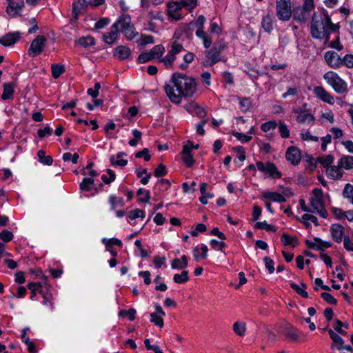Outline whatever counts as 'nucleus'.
Returning <instances> with one entry per match:
<instances>
[{"mask_svg":"<svg viewBox=\"0 0 353 353\" xmlns=\"http://www.w3.org/2000/svg\"><path fill=\"white\" fill-rule=\"evenodd\" d=\"M343 327H344L345 328H347L348 325L347 324L342 323L339 319H335L334 325V330L341 334H345L346 332L342 330Z\"/></svg>","mask_w":353,"mask_h":353,"instance_id":"59","label":"nucleus"},{"mask_svg":"<svg viewBox=\"0 0 353 353\" xmlns=\"http://www.w3.org/2000/svg\"><path fill=\"white\" fill-rule=\"evenodd\" d=\"M222 48L219 46H212V48H208L206 53V59L203 61V64L204 66L209 67L215 64L221 60L220 52Z\"/></svg>","mask_w":353,"mask_h":353,"instance_id":"9","label":"nucleus"},{"mask_svg":"<svg viewBox=\"0 0 353 353\" xmlns=\"http://www.w3.org/2000/svg\"><path fill=\"white\" fill-rule=\"evenodd\" d=\"M326 175L329 179L339 180L343 176V172L341 167L332 165L326 169Z\"/></svg>","mask_w":353,"mask_h":353,"instance_id":"24","label":"nucleus"},{"mask_svg":"<svg viewBox=\"0 0 353 353\" xmlns=\"http://www.w3.org/2000/svg\"><path fill=\"white\" fill-rule=\"evenodd\" d=\"M137 194L139 196V201L141 202H148L150 198V192L143 188H140Z\"/></svg>","mask_w":353,"mask_h":353,"instance_id":"50","label":"nucleus"},{"mask_svg":"<svg viewBox=\"0 0 353 353\" xmlns=\"http://www.w3.org/2000/svg\"><path fill=\"white\" fill-rule=\"evenodd\" d=\"M194 60V54L192 52H188L183 56V61L185 63H181L179 65L181 69H186L188 64L190 63Z\"/></svg>","mask_w":353,"mask_h":353,"instance_id":"55","label":"nucleus"},{"mask_svg":"<svg viewBox=\"0 0 353 353\" xmlns=\"http://www.w3.org/2000/svg\"><path fill=\"white\" fill-rule=\"evenodd\" d=\"M178 1L181 3L182 8H185L190 11L192 10L197 5V0H179Z\"/></svg>","mask_w":353,"mask_h":353,"instance_id":"48","label":"nucleus"},{"mask_svg":"<svg viewBox=\"0 0 353 353\" xmlns=\"http://www.w3.org/2000/svg\"><path fill=\"white\" fill-rule=\"evenodd\" d=\"M276 123L274 121H269L268 122H265L261 125V130L267 132L271 130H273L276 128Z\"/></svg>","mask_w":353,"mask_h":353,"instance_id":"60","label":"nucleus"},{"mask_svg":"<svg viewBox=\"0 0 353 353\" xmlns=\"http://www.w3.org/2000/svg\"><path fill=\"white\" fill-rule=\"evenodd\" d=\"M256 166L260 172L263 174L268 175L270 178L279 179L281 177V173L273 163L268 161L264 163L262 161H257Z\"/></svg>","mask_w":353,"mask_h":353,"instance_id":"8","label":"nucleus"},{"mask_svg":"<svg viewBox=\"0 0 353 353\" xmlns=\"http://www.w3.org/2000/svg\"><path fill=\"white\" fill-rule=\"evenodd\" d=\"M285 334L292 341L298 340L299 337L297 330L293 327H289Z\"/></svg>","mask_w":353,"mask_h":353,"instance_id":"53","label":"nucleus"},{"mask_svg":"<svg viewBox=\"0 0 353 353\" xmlns=\"http://www.w3.org/2000/svg\"><path fill=\"white\" fill-rule=\"evenodd\" d=\"M240 105V109L243 112L248 111L251 106V101L248 98H238Z\"/></svg>","mask_w":353,"mask_h":353,"instance_id":"46","label":"nucleus"},{"mask_svg":"<svg viewBox=\"0 0 353 353\" xmlns=\"http://www.w3.org/2000/svg\"><path fill=\"white\" fill-rule=\"evenodd\" d=\"M334 157L331 154H328L325 157H320L317 159V161L323 165L324 168L332 166L331 164L333 163Z\"/></svg>","mask_w":353,"mask_h":353,"instance_id":"45","label":"nucleus"},{"mask_svg":"<svg viewBox=\"0 0 353 353\" xmlns=\"http://www.w3.org/2000/svg\"><path fill=\"white\" fill-rule=\"evenodd\" d=\"M338 166L349 170L353 168V157L345 156L342 157L338 162Z\"/></svg>","mask_w":353,"mask_h":353,"instance_id":"30","label":"nucleus"},{"mask_svg":"<svg viewBox=\"0 0 353 353\" xmlns=\"http://www.w3.org/2000/svg\"><path fill=\"white\" fill-rule=\"evenodd\" d=\"M165 49L164 46H154L150 50L142 52L138 57L139 63H145L153 59H158L166 68L173 65L176 55L182 50V46H169Z\"/></svg>","mask_w":353,"mask_h":353,"instance_id":"3","label":"nucleus"},{"mask_svg":"<svg viewBox=\"0 0 353 353\" xmlns=\"http://www.w3.org/2000/svg\"><path fill=\"white\" fill-rule=\"evenodd\" d=\"M189 144L192 146V143L190 141H188V143L183 146L182 159L188 167H191L194 164V160L191 154V148Z\"/></svg>","mask_w":353,"mask_h":353,"instance_id":"21","label":"nucleus"},{"mask_svg":"<svg viewBox=\"0 0 353 353\" xmlns=\"http://www.w3.org/2000/svg\"><path fill=\"white\" fill-rule=\"evenodd\" d=\"M314 94L322 101L327 103L330 105H333L335 102L334 97L327 92L322 86H316L314 88Z\"/></svg>","mask_w":353,"mask_h":353,"instance_id":"12","label":"nucleus"},{"mask_svg":"<svg viewBox=\"0 0 353 353\" xmlns=\"http://www.w3.org/2000/svg\"><path fill=\"white\" fill-rule=\"evenodd\" d=\"M343 245L346 250L353 252V240H352L349 236H344Z\"/></svg>","mask_w":353,"mask_h":353,"instance_id":"64","label":"nucleus"},{"mask_svg":"<svg viewBox=\"0 0 353 353\" xmlns=\"http://www.w3.org/2000/svg\"><path fill=\"white\" fill-rule=\"evenodd\" d=\"M45 42H52V39L50 35H38L32 41V44H43Z\"/></svg>","mask_w":353,"mask_h":353,"instance_id":"54","label":"nucleus"},{"mask_svg":"<svg viewBox=\"0 0 353 353\" xmlns=\"http://www.w3.org/2000/svg\"><path fill=\"white\" fill-rule=\"evenodd\" d=\"M325 60L330 66L334 68H339L343 63L340 56L334 51L327 52L325 54Z\"/></svg>","mask_w":353,"mask_h":353,"instance_id":"15","label":"nucleus"},{"mask_svg":"<svg viewBox=\"0 0 353 353\" xmlns=\"http://www.w3.org/2000/svg\"><path fill=\"white\" fill-rule=\"evenodd\" d=\"M37 156L40 163L47 165H50L52 164V158L50 156H46L43 150H39L37 152Z\"/></svg>","mask_w":353,"mask_h":353,"instance_id":"35","label":"nucleus"},{"mask_svg":"<svg viewBox=\"0 0 353 353\" xmlns=\"http://www.w3.org/2000/svg\"><path fill=\"white\" fill-rule=\"evenodd\" d=\"M300 136L302 140L303 141L314 142H317L319 141V138L316 136L312 135L309 131L301 132Z\"/></svg>","mask_w":353,"mask_h":353,"instance_id":"52","label":"nucleus"},{"mask_svg":"<svg viewBox=\"0 0 353 353\" xmlns=\"http://www.w3.org/2000/svg\"><path fill=\"white\" fill-rule=\"evenodd\" d=\"M323 79L336 93L345 94L348 91L347 83L336 72L328 71L323 74Z\"/></svg>","mask_w":353,"mask_h":353,"instance_id":"5","label":"nucleus"},{"mask_svg":"<svg viewBox=\"0 0 353 353\" xmlns=\"http://www.w3.org/2000/svg\"><path fill=\"white\" fill-rule=\"evenodd\" d=\"M94 181L92 178H83L82 182L79 185V188L82 191H90L94 185Z\"/></svg>","mask_w":353,"mask_h":353,"instance_id":"38","label":"nucleus"},{"mask_svg":"<svg viewBox=\"0 0 353 353\" xmlns=\"http://www.w3.org/2000/svg\"><path fill=\"white\" fill-rule=\"evenodd\" d=\"M330 234L334 241L336 243H341L344 238V228L339 224H332L330 228Z\"/></svg>","mask_w":353,"mask_h":353,"instance_id":"20","label":"nucleus"},{"mask_svg":"<svg viewBox=\"0 0 353 353\" xmlns=\"http://www.w3.org/2000/svg\"><path fill=\"white\" fill-rule=\"evenodd\" d=\"M144 216H145L144 212L140 209H136V210H132L128 214V218L130 220H134L139 217L143 218Z\"/></svg>","mask_w":353,"mask_h":353,"instance_id":"56","label":"nucleus"},{"mask_svg":"<svg viewBox=\"0 0 353 353\" xmlns=\"http://www.w3.org/2000/svg\"><path fill=\"white\" fill-rule=\"evenodd\" d=\"M233 331L239 336H243L246 331V324L243 321H236L233 324Z\"/></svg>","mask_w":353,"mask_h":353,"instance_id":"31","label":"nucleus"},{"mask_svg":"<svg viewBox=\"0 0 353 353\" xmlns=\"http://www.w3.org/2000/svg\"><path fill=\"white\" fill-rule=\"evenodd\" d=\"M172 85H166L165 91L171 101L179 103L182 97H192L196 91L195 80L181 73H174L172 77Z\"/></svg>","mask_w":353,"mask_h":353,"instance_id":"1","label":"nucleus"},{"mask_svg":"<svg viewBox=\"0 0 353 353\" xmlns=\"http://www.w3.org/2000/svg\"><path fill=\"white\" fill-rule=\"evenodd\" d=\"M262 196L264 199H270L274 202L283 203L285 201L284 196L277 192L265 191L263 192Z\"/></svg>","mask_w":353,"mask_h":353,"instance_id":"26","label":"nucleus"},{"mask_svg":"<svg viewBox=\"0 0 353 353\" xmlns=\"http://www.w3.org/2000/svg\"><path fill=\"white\" fill-rule=\"evenodd\" d=\"M205 23V18L203 15H200L196 20V24L198 29L196 31V35L201 39L203 44H210L212 40L210 37L207 32L204 31V24Z\"/></svg>","mask_w":353,"mask_h":353,"instance_id":"10","label":"nucleus"},{"mask_svg":"<svg viewBox=\"0 0 353 353\" xmlns=\"http://www.w3.org/2000/svg\"><path fill=\"white\" fill-rule=\"evenodd\" d=\"M23 6L24 2L23 0H19L17 1L12 0L9 1L6 12L10 17H16L20 14Z\"/></svg>","mask_w":353,"mask_h":353,"instance_id":"14","label":"nucleus"},{"mask_svg":"<svg viewBox=\"0 0 353 353\" xmlns=\"http://www.w3.org/2000/svg\"><path fill=\"white\" fill-rule=\"evenodd\" d=\"M291 0H276V15L282 21H288L292 17Z\"/></svg>","mask_w":353,"mask_h":353,"instance_id":"6","label":"nucleus"},{"mask_svg":"<svg viewBox=\"0 0 353 353\" xmlns=\"http://www.w3.org/2000/svg\"><path fill=\"white\" fill-rule=\"evenodd\" d=\"M173 280L176 283H184L189 280L188 272L183 270L181 274H175Z\"/></svg>","mask_w":353,"mask_h":353,"instance_id":"39","label":"nucleus"},{"mask_svg":"<svg viewBox=\"0 0 353 353\" xmlns=\"http://www.w3.org/2000/svg\"><path fill=\"white\" fill-rule=\"evenodd\" d=\"M294 113L297 114L296 121L299 123H307L309 125H314L315 121L314 117L310 114L307 110H294Z\"/></svg>","mask_w":353,"mask_h":353,"instance_id":"13","label":"nucleus"},{"mask_svg":"<svg viewBox=\"0 0 353 353\" xmlns=\"http://www.w3.org/2000/svg\"><path fill=\"white\" fill-rule=\"evenodd\" d=\"M14 85L12 83H5L3 86V92L1 98L3 100L10 99L13 97Z\"/></svg>","mask_w":353,"mask_h":353,"instance_id":"33","label":"nucleus"},{"mask_svg":"<svg viewBox=\"0 0 353 353\" xmlns=\"http://www.w3.org/2000/svg\"><path fill=\"white\" fill-rule=\"evenodd\" d=\"M110 22V20L108 18H101L98 21H97L94 24V28L97 30H100L108 26Z\"/></svg>","mask_w":353,"mask_h":353,"instance_id":"63","label":"nucleus"},{"mask_svg":"<svg viewBox=\"0 0 353 353\" xmlns=\"http://www.w3.org/2000/svg\"><path fill=\"white\" fill-rule=\"evenodd\" d=\"M119 35V30L117 28H114V25H112L110 31L103 35V41L105 44H113L117 42Z\"/></svg>","mask_w":353,"mask_h":353,"instance_id":"22","label":"nucleus"},{"mask_svg":"<svg viewBox=\"0 0 353 353\" xmlns=\"http://www.w3.org/2000/svg\"><path fill=\"white\" fill-rule=\"evenodd\" d=\"M285 157L293 165H297L301 161V152L299 150L295 147H290L288 149Z\"/></svg>","mask_w":353,"mask_h":353,"instance_id":"19","label":"nucleus"},{"mask_svg":"<svg viewBox=\"0 0 353 353\" xmlns=\"http://www.w3.org/2000/svg\"><path fill=\"white\" fill-rule=\"evenodd\" d=\"M87 6V1L85 0H78L77 2L73 3V12L75 18Z\"/></svg>","mask_w":353,"mask_h":353,"instance_id":"37","label":"nucleus"},{"mask_svg":"<svg viewBox=\"0 0 353 353\" xmlns=\"http://www.w3.org/2000/svg\"><path fill=\"white\" fill-rule=\"evenodd\" d=\"M131 50L128 46H117L114 50V56L120 59H125L130 57Z\"/></svg>","mask_w":353,"mask_h":353,"instance_id":"23","label":"nucleus"},{"mask_svg":"<svg viewBox=\"0 0 353 353\" xmlns=\"http://www.w3.org/2000/svg\"><path fill=\"white\" fill-rule=\"evenodd\" d=\"M21 41V33L16 31L8 32L4 36L0 37L1 44H14L15 43Z\"/></svg>","mask_w":353,"mask_h":353,"instance_id":"17","label":"nucleus"},{"mask_svg":"<svg viewBox=\"0 0 353 353\" xmlns=\"http://www.w3.org/2000/svg\"><path fill=\"white\" fill-rule=\"evenodd\" d=\"M306 244L309 248L319 250H324L332 246V243L330 241H323L318 237L314 238L312 241L307 240Z\"/></svg>","mask_w":353,"mask_h":353,"instance_id":"18","label":"nucleus"},{"mask_svg":"<svg viewBox=\"0 0 353 353\" xmlns=\"http://www.w3.org/2000/svg\"><path fill=\"white\" fill-rule=\"evenodd\" d=\"M211 247L214 250H217L223 252V249L225 247V243L223 241H218L215 239H212L210 241Z\"/></svg>","mask_w":353,"mask_h":353,"instance_id":"62","label":"nucleus"},{"mask_svg":"<svg viewBox=\"0 0 353 353\" xmlns=\"http://www.w3.org/2000/svg\"><path fill=\"white\" fill-rule=\"evenodd\" d=\"M302 221L303 223L308 227L310 225V222L313 223L315 225H318V219L317 218L310 214H305L302 216Z\"/></svg>","mask_w":353,"mask_h":353,"instance_id":"47","label":"nucleus"},{"mask_svg":"<svg viewBox=\"0 0 353 353\" xmlns=\"http://www.w3.org/2000/svg\"><path fill=\"white\" fill-rule=\"evenodd\" d=\"M338 26L331 22L327 12L323 10L314 12L311 22V34L314 39L327 42L332 32L336 40H333L330 44H338V37L336 31Z\"/></svg>","mask_w":353,"mask_h":353,"instance_id":"2","label":"nucleus"},{"mask_svg":"<svg viewBox=\"0 0 353 353\" xmlns=\"http://www.w3.org/2000/svg\"><path fill=\"white\" fill-rule=\"evenodd\" d=\"M166 8V14L171 21H177L182 19V5L178 1L168 2Z\"/></svg>","mask_w":353,"mask_h":353,"instance_id":"7","label":"nucleus"},{"mask_svg":"<svg viewBox=\"0 0 353 353\" xmlns=\"http://www.w3.org/2000/svg\"><path fill=\"white\" fill-rule=\"evenodd\" d=\"M208 248L205 245H197L194 248L192 252L194 258L196 261L201 259H206L208 256Z\"/></svg>","mask_w":353,"mask_h":353,"instance_id":"25","label":"nucleus"},{"mask_svg":"<svg viewBox=\"0 0 353 353\" xmlns=\"http://www.w3.org/2000/svg\"><path fill=\"white\" fill-rule=\"evenodd\" d=\"M263 28L266 32H270L273 29L272 19L270 16L267 15L263 17L261 23Z\"/></svg>","mask_w":353,"mask_h":353,"instance_id":"44","label":"nucleus"},{"mask_svg":"<svg viewBox=\"0 0 353 353\" xmlns=\"http://www.w3.org/2000/svg\"><path fill=\"white\" fill-rule=\"evenodd\" d=\"M102 242L105 245L106 250H110V248H111L112 245H117L119 247H121L122 245L121 241L116 238L110 239H103Z\"/></svg>","mask_w":353,"mask_h":353,"instance_id":"42","label":"nucleus"},{"mask_svg":"<svg viewBox=\"0 0 353 353\" xmlns=\"http://www.w3.org/2000/svg\"><path fill=\"white\" fill-rule=\"evenodd\" d=\"M28 288L31 291L30 299L33 300L37 295V292L42 288V285L39 282H32L28 283Z\"/></svg>","mask_w":353,"mask_h":353,"instance_id":"40","label":"nucleus"},{"mask_svg":"<svg viewBox=\"0 0 353 353\" xmlns=\"http://www.w3.org/2000/svg\"><path fill=\"white\" fill-rule=\"evenodd\" d=\"M136 172L138 177L141 178V183L143 185L148 184L151 177V174L148 173L145 169H137Z\"/></svg>","mask_w":353,"mask_h":353,"instance_id":"36","label":"nucleus"},{"mask_svg":"<svg viewBox=\"0 0 353 353\" xmlns=\"http://www.w3.org/2000/svg\"><path fill=\"white\" fill-rule=\"evenodd\" d=\"M282 243L285 246L296 247L299 242L296 236H290L286 233H283L281 237Z\"/></svg>","mask_w":353,"mask_h":353,"instance_id":"27","label":"nucleus"},{"mask_svg":"<svg viewBox=\"0 0 353 353\" xmlns=\"http://www.w3.org/2000/svg\"><path fill=\"white\" fill-rule=\"evenodd\" d=\"M136 310L134 309H130L128 310H121L119 316L121 317H128L129 320L133 321L135 319Z\"/></svg>","mask_w":353,"mask_h":353,"instance_id":"51","label":"nucleus"},{"mask_svg":"<svg viewBox=\"0 0 353 353\" xmlns=\"http://www.w3.org/2000/svg\"><path fill=\"white\" fill-rule=\"evenodd\" d=\"M343 195L344 198L348 199L353 204V185L349 183L347 184L343 191Z\"/></svg>","mask_w":353,"mask_h":353,"instance_id":"41","label":"nucleus"},{"mask_svg":"<svg viewBox=\"0 0 353 353\" xmlns=\"http://www.w3.org/2000/svg\"><path fill=\"white\" fill-rule=\"evenodd\" d=\"M109 203L111 205V210H114L117 207L123 206L124 201L122 197H118L115 195H110L108 199Z\"/></svg>","mask_w":353,"mask_h":353,"instance_id":"32","label":"nucleus"},{"mask_svg":"<svg viewBox=\"0 0 353 353\" xmlns=\"http://www.w3.org/2000/svg\"><path fill=\"white\" fill-rule=\"evenodd\" d=\"M144 344L145 347L149 350H152L155 353H163L161 350H160L159 347L157 345H151L150 341L148 339H145Z\"/></svg>","mask_w":353,"mask_h":353,"instance_id":"61","label":"nucleus"},{"mask_svg":"<svg viewBox=\"0 0 353 353\" xmlns=\"http://www.w3.org/2000/svg\"><path fill=\"white\" fill-rule=\"evenodd\" d=\"M328 201L329 195L324 194L321 189H313L309 199L310 206L312 208V212H316L320 216L326 218L327 212L325 210V205Z\"/></svg>","mask_w":353,"mask_h":353,"instance_id":"4","label":"nucleus"},{"mask_svg":"<svg viewBox=\"0 0 353 353\" xmlns=\"http://www.w3.org/2000/svg\"><path fill=\"white\" fill-rule=\"evenodd\" d=\"M113 25L114 28H117L119 30V32L129 30V28L132 26L130 17L128 14H122Z\"/></svg>","mask_w":353,"mask_h":353,"instance_id":"16","label":"nucleus"},{"mask_svg":"<svg viewBox=\"0 0 353 353\" xmlns=\"http://www.w3.org/2000/svg\"><path fill=\"white\" fill-rule=\"evenodd\" d=\"M125 155V153L123 152H119L117 154V158H115L114 156H112L110 159L112 165L120 167H123L126 165L128 164V160L121 159Z\"/></svg>","mask_w":353,"mask_h":353,"instance_id":"29","label":"nucleus"},{"mask_svg":"<svg viewBox=\"0 0 353 353\" xmlns=\"http://www.w3.org/2000/svg\"><path fill=\"white\" fill-rule=\"evenodd\" d=\"M188 258L183 255L181 259H174L171 262L172 269H185L188 266Z\"/></svg>","mask_w":353,"mask_h":353,"instance_id":"28","label":"nucleus"},{"mask_svg":"<svg viewBox=\"0 0 353 353\" xmlns=\"http://www.w3.org/2000/svg\"><path fill=\"white\" fill-rule=\"evenodd\" d=\"M291 288L296 291L297 294L302 296L304 298L308 297V293L306 292V285L304 283H301V285H297L294 283H292L290 284Z\"/></svg>","mask_w":353,"mask_h":353,"instance_id":"34","label":"nucleus"},{"mask_svg":"<svg viewBox=\"0 0 353 353\" xmlns=\"http://www.w3.org/2000/svg\"><path fill=\"white\" fill-rule=\"evenodd\" d=\"M52 75L54 79H57L64 72V67L60 64H52L51 66Z\"/></svg>","mask_w":353,"mask_h":353,"instance_id":"43","label":"nucleus"},{"mask_svg":"<svg viewBox=\"0 0 353 353\" xmlns=\"http://www.w3.org/2000/svg\"><path fill=\"white\" fill-rule=\"evenodd\" d=\"M43 50L42 46H30L28 49V54L31 57H35L39 54Z\"/></svg>","mask_w":353,"mask_h":353,"instance_id":"58","label":"nucleus"},{"mask_svg":"<svg viewBox=\"0 0 353 353\" xmlns=\"http://www.w3.org/2000/svg\"><path fill=\"white\" fill-rule=\"evenodd\" d=\"M150 321L160 327L163 326L164 323L162 316L158 315L157 314L152 313L150 314Z\"/></svg>","mask_w":353,"mask_h":353,"instance_id":"57","label":"nucleus"},{"mask_svg":"<svg viewBox=\"0 0 353 353\" xmlns=\"http://www.w3.org/2000/svg\"><path fill=\"white\" fill-rule=\"evenodd\" d=\"M132 134L134 136V139H130L129 141V145L130 146L134 147L137 145L139 141L141 140V137H142V133L140 131H139L138 130L134 129L132 130Z\"/></svg>","mask_w":353,"mask_h":353,"instance_id":"49","label":"nucleus"},{"mask_svg":"<svg viewBox=\"0 0 353 353\" xmlns=\"http://www.w3.org/2000/svg\"><path fill=\"white\" fill-rule=\"evenodd\" d=\"M125 35L129 40H132L136 36L139 37L137 41H139V44H152L154 42V40L152 37L148 35H141L139 36L137 32H135L134 30V27L132 25L130 28H129V30H127L124 32Z\"/></svg>","mask_w":353,"mask_h":353,"instance_id":"11","label":"nucleus"}]
</instances>
